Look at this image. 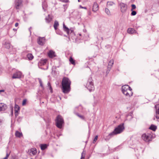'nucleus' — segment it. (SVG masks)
Masks as SVG:
<instances>
[{"label":"nucleus","mask_w":159,"mask_h":159,"mask_svg":"<svg viewBox=\"0 0 159 159\" xmlns=\"http://www.w3.org/2000/svg\"><path fill=\"white\" fill-rule=\"evenodd\" d=\"M71 81L67 77H64L61 82L62 90L65 93H68L70 91Z\"/></svg>","instance_id":"f257e3e1"},{"label":"nucleus","mask_w":159,"mask_h":159,"mask_svg":"<svg viewBox=\"0 0 159 159\" xmlns=\"http://www.w3.org/2000/svg\"><path fill=\"white\" fill-rule=\"evenodd\" d=\"M124 123H122L119 125L117 127L115 128L114 130L110 133L105 139L106 140H108L114 135L120 133L125 129Z\"/></svg>","instance_id":"f03ea898"},{"label":"nucleus","mask_w":159,"mask_h":159,"mask_svg":"<svg viewBox=\"0 0 159 159\" xmlns=\"http://www.w3.org/2000/svg\"><path fill=\"white\" fill-rule=\"evenodd\" d=\"M122 93L126 96L130 97L133 95L132 89L128 85L123 86L121 87Z\"/></svg>","instance_id":"7ed1b4c3"},{"label":"nucleus","mask_w":159,"mask_h":159,"mask_svg":"<svg viewBox=\"0 0 159 159\" xmlns=\"http://www.w3.org/2000/svg\"><path fill=\"white\" fill-rule=\"evenodd\" d=\"M86 87L90 92L94 90V87L92 77H90L89 78L86 84Z\"/></svg>","instance_id":"20e7f679"},{"label":"nucleus","mask_w":159,"mask_h":159,"mask_svg":"<svg viewBox=\"0 0 159 159\" xmlns=\"http://www.w3.org/2000/svg\"><path fill=\"white\" fill-rule=\"evenodd\" d=\"M55 121L56 126L59 129L61 128L62 125L64 123L62 117L60 115L57 116L55 120Z\"/></svg>","instance_id":"39448f33"},{"label":"nucleus","mask_w":159,"mask_h":159,"mask_svg":"<svg viewBox=\"0 0 159 159\" xmlns=\"http://www.w3.org/2000/svg\"><path fill=\"white\" fill-rule=\"evenodd\" d=\"M155 137L154 135L148 133L144 134L142 136L143 139L146 142H149L151 141L152 139L154 138Z\"/></svg>","instance_id":"423d86ee"},{"label":"nucleus","mask_w":159,"mask_h":159,"mask_svg":"<svg viewBox=\"0 0 159 159\" xmlns=\"http://www.w3.org/2000/svg\"><path fill=\"white\" fill-rule=\"evenodd\" d=\"M22 0H14L15 7L16 9H19L22 6Z\"/></svg>","instance_id":"0eeeda50"},{"label":"nucleus","mask_w":159,"mask_h":159,"mask_svg":"<svg viewBox=\"0 0 159 159\" xmlns=\"http://www.w3.org/2000/svg\"><path fill=\"white\" fill-rule=\"evenodd\" d=\"M119 6L120 8V11L122 13L125 12L127 9V5L126 4L123 3H120L119 4Z\"/></svg>","instance_id":"6e6552de"},{"label":"nucleus","mask_w":159,"mask_h":159,"mask_svg":"<svg viewBox=\"0 0 159 159\" xmlns=\"http://www.w3.org/2000/svg\"><path fill=\"white\" fill-rule=\"evenodd\" d=\"M45 39L44 37H39L37 39V42L39 44L41 45H43L45 43Z\"/></svg>","instance_id":"1a4fd4ad"},{"label":"nucleus","mask_w":159,"mask_h":159,"mask_svg":"<svg viewBox=\"0 0 159 159\" xmlns=\"http://www.w3.org/2000/svg\"><path fill=\"white\" fill-rule=\"evenodd\" d=\"M21 73L19 71H16L14 73L12 76L13 79H20L21 77Z\"/></svg>","instance_id":"9d476101"},{"label":"nucleus","mask_w":159,"mask_h":159,"mask_svg":"<svg viewBox=\"0 0 159 159\" xmlns=\"http://www.w3.org/2000/svg\"><path fill=\"white\" fill-rule=\"evenodd\" d=\"M7 105L3 103H0V112H2L5 111L7 108Z\"/></svg>","instance_id":"9b49d317"},{"label":"nucleus","mask_w":159,"mask_h":159,"mask_svg":"<svg viewBox=\"0 0 159 159\" xmlns=\"http://www.w3.org/2000/svg\"><path fill=\"white\" fill-rule=\"evenodd\" d=\"M78 108H81L82 107L81 106H80L79 107H76L75 108L74 113L76 115H77V116H78L81 119H83V120H84V116H83L80 115L78 113L76 112H75L76 111H77V109H78Z\"/></svg>","instance_id":"f8f14e48"},{"label":"nucleus","mask_w":159,"mask_h":159,"mask_svg":"<svg viewBox=\"0 0 159 159\" xmlns=\"http://www.w3.org/2000/svg\"><path fill=\"white\" fill-rule=\"evenodd\" d=\"M15 116H17L18 115L19 112L20 111V107L17 105H15Z\"/></svg>","instance_id":"ddd939ff"},{"label":"nucleus","mask_w":159,"mask_h":159,"mask_svg":"<svg viewBox=\"0 0 159 159\" xmlns=\"http://www.w3.org/2000/svg\"><path fill=\"white\" fill-rule=\"evenodd\" d=\"M52 17L50 15H48L45 18V20L46 23H49L52 20Z\"/></svg>","instance_id":"4468645a"},{"label":"nucleus","mask_w":159,"mask_h":159,"mask_svg":"<svg viewBox=\"0 0 159 159\" xmlns=\"http://www.w3.org/2000/svg\"><path fill=\"white\" fill-rule=\"evenodd\" d=\"M159 104L155 106V107L156 109V118L157 119H159Z\"/></svg>","instance_id":"2eb2a0df"},{"label":"nucleus","mask_w":159,"mask_h":159,"mask_svg":"<svg viewBox=\"0 0 159 159\" xmlns=\"http://www.w3.org/2000/svg\"><path fill=\"white\" fill-rule=\"evenodd\" d=\"M98 9V6L96 2H94L93 6V11L96 12Z\"/></svg>","instance_id":"dca6fc26"},{"label":"nucleus","mask_w":159,"mask_h":159,"mask_svg":"<svg viewBox=\"0 0 159 159\" xmlns=\"http://www.w3.org/2000/svg\"><path fill=\"white\" fill-rule=\"evenodd\" d=\"M48 55L49 57L51 58L56 57L55 52L52 50H50L49 52Z\"/></svg>","instance_id":"f3484780"},{"label":"nucleus","mask_w":159,"mask_h":159,"mask_svg":"<svg viewBox=\"0 0 159 159\" xmlns=\"http://www.w3.org/2000/svg\"><path fill=\"white\" fill-rule=\"evenodd\" d=\"M127 32L128 33L130 34H134L137 33L136 31L133 28H129L127 30Z\"/></svg>","instance_id":"a211bd4d"},{"label":"nucleus","mask_w":159,"mask_h":159,"mask_svg":"<svg viewBox=\"0 0 159 159\" xmlns=\"http://www.w3.org/2000/svg\"><path fill=\"white\" fill-rule=\"evenodd\" d=\"M47 60L46 59H44L40 60L38 63L39 66H41L44 65L46 63Z\"/></svg>","instance_id":"6ab92c4d"},{"label":"nucleus","mask_w":159,"mask_h":159,"mask_svg":"<svg viewBox=\"0 0 159 159\" xmlns=\"http://www.w3.org/2000/svg\"><path fill=\"white\" fill-rule=\"evenodd\" d=\"M63 30L64 31L66 32V33L68 34L70 33V30L65 25L64 23H63Z\"/></svg>","instance_id":"aec40b11"},{"label":"nucleus","mask_w":159,"mask_h":159,"mask_svg":"<svg viewBox=\"0 0 159 159\" xmlns=\"http://www.w3.org/2000/svg\"><path fill=\"white\" fill-rule=\"evenodd\" d=\"M42 6L43 9L44 10V11H46V8L48 6L47 2L45 1L43 2Z\"/></svg>","instance_id":"412c9836"},{"label":"nucleus","mask_w":159,"mask_h":159,"mask_svg":"<svg viewBox=\"0 0 159 159\" xmlns=\"http://www.w3.org/2000/svg\"><path fill=\"white\" fill-rule=\"evenodd\" d=\"M40 146L41 149L42 150H43L47 148L48 145L46 144H41Z\"/></svg>","instance_id":"4be33fe9"},{"label":"nucleus","mask_w":159,"mask_h":159,"mask_svg":"<svg viewBox=\"0 0 159 159\" xmlns=\"http://www.w3.org/2000/svg\"><path fill=\"white\" fill-rule=\"evenodd\" d=\"M22 133L18 131H16L15 133V135L16 137L19 138H20L22 136Z\"/></svg>","instance_id":"5701e85b"},{"label":"nucleus","mask_w":159,"mask_h":159,"mask_svg":"<svg viewBox=\"0 0 159 159\" xmlns=\"http://www.w3.org/2000/svg\"><path fill=\"white\" fill-rule=\"evenodd\" d=\"M4 46L5 48L7 49H9L11 47V45L10 43L9 42H5L4 44Z\"/></svg>","instance_id":"b1692460"},{"label":"nucleus","mask_w":159,"mask_h":159,"mask_svg":"<svg viewBox=\"0 0 159 159\" xmlns=\"http://www.w3.org/2000/svg\"><path fill=\"white\" fill-rule=\"evenodd\" d=\"M149 129L153 131H155L157 129V127L155 125H152L150 127Z\"/></svg>","instance_id":"393cba45"},{"label":"nucleus","mask_w":159,"mask_h":159,"mask_svg":"<svg viewBox=\"0 0 159 159\" xmlns=\"http://www.w3.org/2000/svg\"><path fill=\"white\" fill-rule=\"evenodd\" d=\"M37 152V150L35 148H32L30 150V152L34 155H35Z\"/></svg>","instance_id":"a878e982"},{"label":"nucleus","mask_w":159,"mask_h":159,"mask_svg":"<svg viewBox=\"0 0 159 159\" xmlns=\"http://www.w3.org/2000/svg\"><path fill=\"white\" fill-rule=\"evenodd\" d=\"M114 4H115V3L113 2L108 1V2H107V7H109L110 6H113Z\"/></svg>","instance_id":"bb28decb"},{"label":"nucleus","mask_w":159,"mask_h":159,"mask_svg":"<svg viewBox=\"0 0 159 159\" xmlns=\"http://www.w3.org/2000/svg\"><path fill=\"white\" fill-rule=\"evenodd\" d=\"M27 57L30 60H32L33 58V56L31 54L29 53L27 54Z\"/></svg>","instance_id":"cd10ccee"},{"label":"nucleus","mask_w":159,"mask_h":159,"mask_svg":"<svg viewBox=\"0 0 159 159\" xmlns=\"http://www.w3.org/2000/svg\"><path fill=\"white\" fill-rule=\"evenodd\" d=\"M69 61L73 65L75 64V60L71 57H70L69 58Z\"/></svg>","instance_id":"c85d7f7f"},{"label":"nucleus","mask_w":159,"mask_h":159,"mask_svg":"<svg viewBox=\"0 0 159 159\" xmlns=\"http://www.w3.org/2000/svg\"><path fill=\"white\" fill-rule=\"evenodd\" d=\"M48 86L49 87V90H50V92L51 93H52V89L51 87V85L50 84V83L48 82L47 84Z\"/></svg>","instance_id":"c756f323"},{"label":"nucleus","mask_w":159,"mask_h":159,"mask_svg":"<svg viewBox=\"0 0 159 159\" xmlns=\"http://www.w3.org/2000/svg\"><path fill=\"white\" fill-rule=\"evenodd\" d=\"M56 33L57 34L60 35H62L63 34V32L59 30H57L56 31Z\"/></svg>","instance_id":"7c9ffc66"},{"label":"nucleus","mask_w":159,"mask_h":159,"mask_svg":"<svg viewBox=\"0 0 159 159\" xmlns=\"http://www.w3.org/2000/svg\"><path fill=\"white\" fill-rule=\"evenodd\" d=\"M114 63V61L113 60H111L109 62L108 66H112V65Z\"/></svg>","instance_id":"2f4dec72"},{"label":"nucleus","mask_w":159,"mask_h":159,"mask_svg":"<svg viewBox=\"0 0 159 159\" xmlns=\"http://www.w3.org/2000/svg\"><path fill=\"white\" fill-rule=\"evenodd\" d=\"M105 12L107 15H111V13H110V11L108 8H105Z\"/></svg>","instance_id":"473e14b6"},{"label":"nucleus","mask_w":159,"mask_h":159,"mask_svg":"<svg viewBox=\"0 0 159 159\" xmlns=\"http://www.w3.org/2000/svg\"><path fill=\"white\" fill-rule=\"evenodd\" d=\"M59 25V23L57 21L55 20L54 22V23L53 25V27H57V26Z\"/></svg>","instance_id":"72a5a7b5"},{"label":"nucleus","mask_w":159,"mask_h":159,"mask_svg":"<svg viewBox=\"0 0 159 159\" xmlns=\"http://www.w3.org/2000/svg\"><path fill=\"white\" fill-rule=\"evenodd\" d=\"M111 67H112V66H108L107 68V73L108 74L109 73L111 69Z\"/></svg>","instance_id":"f704fd0d"},{"label":"nucleus","mask_w":159,"mask_h":159,"mask_svg":"<svg viewBox=\"0 0 159 159\" xmlns=\"http://www.w3.org/2000/svg\"><path fill=\"white\" fill-rule=\"evenodd\" d=\"M10 154V152L9 153H8L7 152V154L6 157L4 158L1 159H7L8 157L9 156Z\"/></svg>","instance_id":"c9c22d12"},{"label":"nucleus","mask_w":159,"mask_h":159,"mask_svg":"<svg viewBox=\"0 0 159 159\" xmlns=\"http://www.w3.org/2000/svg\"><path fill=\"white\" fill-rule=\"evenodd\" d=\"M132 12L131 13V16H135L136 14V12L134 11H131Z\"/></svg>","instance_id":"e433bc0d"},{"label":"nucleus","mask_w":159,"mask_h":159,"mask_svg":"<svg viewBox=\"0 0 159 159\" xmlns=\"http://www.w3.org/2000/svg\"><path fill=\"white\" fill-rule=\"evenodd\" d=\"M131 7L132 8H131V10L132 11L136 8V6L134 4H132L131 5Z\"/></svg>","instance_id":"4c0bfd02"},{"label":"nucleus","mask_w":159,"mask_h":159,"mask_svg":"<svg viewBox=\"0 0 159 159\" xmlns=\"http://www.w3.org/2000/svg\"><path fill=\"white\" fill-rule=\"evenodd\" d=\"M98 136L97 135H96L94 138V139L93 140V143H95V142H96V140H97V139H98Z\"/></svg>","instance_id":"58836bf2"},{"label":"nucleus","mask_w":159,"mask_h":159,"mask_svg":"<svg viewBox=\"0 0 159 159\" xmlns=\"http://www.w3.org/2000/svg\"><path fill=\"white\" fill-rule=\"evenodd\" d=\"M26 101H27V100L26 99H24L23 100V102H22V105H23V106L25 105L26 104Z\"/></svg>","instance_id":"ea45409f"},{"label":"nucleus","mask_w":159,"mask_h":159,"mask_svg":"<svg viewBox=\"0 0 159 159\" xmlns=\"http://www.w3.org/2000/svg\"><path fill=\"white\" fill-rule=\"evenodd\" d=\"M53 67H52V73L53 75L55 74L56 73V70H55L54 69Z\"/></svg>","instance_id":"a19ab883"},{"label":"nucleus","mask_w":159,"mask_h":159,"mask_svg":"<svg viewBox=\"0 0 159 159\" xmlns=\"http://www.w3.org/2000/svg\"><path fill=\"white\" fill-rule=\"evenodd\" d=\"M22 117H19L17 118V120L18 121H20L22 120Z\"/></svg>","instance_id":"79ce46f5"},{"label":"nucleus","mask_w":159,"mask_h":159,"mask_svg":"<svg viewBox=\"0 0 159 159\" xmlns=\"http://www.w3.org/2000/svg\"><path fill=\"white\" fill-rule=\"evenodd\" d=\"M38 80L39 81V82L40 84H41L42 83V81L40 78H38Z\"/></svg>","instance_id":"37998d69"},{"label":"nucleus","mask_w":159,"mask_h":159,"mask_svg":"<svg viewBox=\"0 0 159 159\" xmlns=\"http://www.w3.org/2000/svg\"><path fill=\"white\" fill-rule=\"evenodd\" d=\"M80 8H84V9H87V8L85 7H83L81 5H80Z\"/></svg>","instance_id":"c03bdc74"},{"label":"nucleus","mask_w":159,"mask_h":159,"mask_svg":"<svg viewBox=\"0 0 159 159\" xmlns=\"http://www.w3.org/2000/svg\"><path fill=\"white\" fill-rule=\"evenodd\" d=\"M11 159H17L16 156H13L12 157Z\"/></svg>","instance_id":"a18cd8bd"},{"label":"nucleus","mask_w":159,"mask_h":159,"mask_svg":"<svg viewBox=\"0 0 159 159\" xmlns=\"http://www.w3.org/2000/svg\"><path fill=\"white\" fill-rule=\"evenodd\" d=\"M32 28V27H30V28H29V31L30 33V34H31V29Z\"/></svg>","instance_id":"49530a36"},{"label":"nucleus","mask_w":159,"mask_h":159,"mask_svg":"<svg viewBox=\"0 0 159 159\" xmlns=\"http://www.w3.org/2000/svg\"><path fill=\"white\" fill-rule=\"evenodd\" d=\"M40 84V86L42 88H44V87H43V83H42L41 84Z\"/></svg>","instance_id":"de8ad7c7"},{"label":"nucleus","mask_w":159,"mask_h":159,"mask_svg":"<svg viewBox=\"0 0 159 159\" xmlns=\"http://www.w3.org/2000/svg\"><path fill=\"white\" fill-rule=\"evenodd\" d=\"M18 25V23H16L15 24V26L17 27Z\"/></svg>","instance_id":"09e8293b"},{"label":"nucleus","mask_w":159,"mask_h":159,"mask_svg":"<svg viewBox=\"0 0 159 159\" xmlns=\"http://www.w3.org/2000/svg\"><path fill=\"white\" fill-rule=\"evenodd\" d=\"M2 140V136L1 135H0V142Z\"/></svg>","instance_id":"8fccbe9b"},{"label":"nucleus","mask_w":159,"mask_h":159,"mask_svg":"<svg viewBox=\"0 0 159 159\" xmlns=\"http://www.w3.org/2000/svg\"><path fill=\"white\" fill-rule=\"evenodd\" d=\"M54 27V29L55 30H57V27Z\"/></svg>","instance_id":"3c124183"},{"label":"nucleus","mask_w":159,"mask_h":159,"mask_svg":"<svg viewBox=\"0 0 159 159\" xmlns=\"http://www.w3.org/2000/svg\"><path fill=\"white\" fill-rule=\"evenodd\" d=\"M75 15V16H76V18H78V17H79V15L78 14Z\"/></svg>","instance_id":"603ef678"},{"label":"nucleus","mask_w":159,"mask_h":159,"mask_svg":"<svg viewBox=\"0 0 159 159\" xmlns=\"http://www.w3.org/2000/svg\"><path fill=\"white\" fill-rule=\"evenodd\" d=\"M4 91V90H0V92H3Z\"/></svg>","instance_id":"864d4df0"},{"label":"nucleus","mask_w":159,"mask_h":159,"mask_svg":"<svg viewBox=\"0 0 159 159\" xmlns=\"http://www.w3.org/2000/svg\"><path fill=\"white\" fill-rule=\"evenodd\" d=\"M84 158V157H82H82H81V159L82 158Z\"/></svg>","instance_id":"5fc2aeb1"},{"label":"nucleus","mask_w":159,"mask_h":159,"mask_svg":"<svg viewBox=\"0 0 159 159\" xmlns=\"http://www.w3.org/2000/svg\"><path fill=\"white\" fill-rule=\"evenodd\" d=\"M78 1L79 2H80V0H78Z\"/></svg>","instance_id":"6e6d98bb"},{"label":"nucleus","mask_w":159,"mask_h":159,"mask_svg":"<svg viewBox=\"0 0 159 159\" xmlns=\"http://www.w3.org/2000/svg\"><path fill=\"white\" fill-rule=\"evenodd\" d=\"M64 36H65L67 37V36H66V35H64Z\"/></svg>","instance_id":"4d7b16f0"},{"label":"nucleus","mask_w":159,"mask_h":159,"mask_svg":"<svg viewBox=\"0 0 159 159\" xmlns=\"http://www.w3.org/2000/svg\"><path fill=\"white\" fill-rule=\"evenodd\" d=\"M54 68L55 69H56L55 67H54Z\"/></svg>","instance_id":"13d9d810"},{"label":"nucleus","mask_w":159,"mask_h":159,"mask_svg":"<svg viewBox=\"0 0 159 159\" xmlns=\"http://www.w3.org/2000/svg\"><path fill=\"white\" fill-rule=\"evenodd\" d=\"M48 67H47V68H46V69H48Z\"/></svg>","instance_id":"bf43d9fd"},{"label":"nucleus","mask_w":159,"mask_h":159,"mask_svg":"<svg viewBox=\"0 0 159 159\" xmlns=\"http://www.w3.org/2000/svg\"><path fill=\"white\" fill-rule=\"evenodd\" d=\"M76 14H78V13H77V12L76 13Z\"/></svg>","instance_id":"052dcab7"},{"label":"nucleus","mask_w":159,"mask_h":159,"mask_svg":"<svg viewBox=\"0 0 159 159\" xmlns=\"http://www.w3.org/2000/svg\"><path fill=\"white\" fill-rule=\"evenodd\" d=\"M30 159H33L32 158H31Z\"/></svg>","instance_id":"680f3d73"},{"label":"nucleus","mask_w":159,"mask_h":159,"mask_svg":"<svg viewBox=\"0 0 159 159\" xmlns=\"http://www.w3.org/2000/svg\"><path fill=\"white\" fill-rule=\"evenodd\" d=\"M44 0V1H45V0Z\"/></svg>","instance_id":"e2e57ef3"}]
</instances>
